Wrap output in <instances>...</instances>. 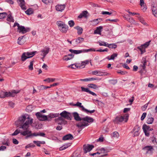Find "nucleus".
Masks as SVG:
<instances>
[{"mask_svg":"<svg viewBox=\"0 0 157 157\" xmlns=\"http://www.w3.org/2000/svg\"><path fill=\"white\" fill-rule=\"evenodd\" d=\"M72 115L74 119L76 121H80L77 123L76 126L82 130L85 127L89 125V123H91L94 121V119L92 117L86 116L85 117H81L79 114L76 112H74L72 113Z\"/></svg>","mask_w":157,"mask_h":157,"instance_id":"f257e3e1","label":"nucleus"},{"mask_svg":"<svg viewBox=\"0 0 157 157\" xmlns=\"http://www.w3.org/2000/svg\"><path fill=\"white\" fill-rule=\"evenodd\" d=\"M33 120V119H30L29 115H23L19 117L18 120L15 122V123L16 125H21L20 128L26 129L28 128L29 125L32 124Z\"/></svg>","mask_w":157,"mask_h":157,"instance_id":"f03ea898","label":"nucleus"},{"mask_svg":"<svg viewBox=\"0 0 157 157\" xmlns=\"http://www.w3.org/2000/svg\"><path fill=\"white\" fill-rule=\"evenodd\" d=\"M37 51H35L31 52H24L21 56V60L22 61H25L27 59L31 58L34 56Z\"/></svg>","mask_w":157,"mask_h":157,"instance_id":"7ed1b4c3","label":"nucleus"},{"mask_svg":"<svg viewBox=\"0 0 157 157\" xmlns=\"http://www.w3.org/2000/svg\"><path fill=\"white\" fill-rule=\"evenodd\" d=\"M128 115L127 114H125L124 116H119L116 117L114 121L116 124L123 121L126 122L128 119Z\"/></svg>","mask_w":157,"mask_h":157,"instance_id":"20e7f679","label":"nucleus"},{"mask_svg":"<svg viewBox=\"0 0 157 157\" xmlns=\"http://www.w3.org/2000/svg\"><path fill=\"white\" fill-rule=\"evenodd\" d=\"M69 51L72 53H74L75 54H78L80 53H85L89 52H95V50L94 48H91L89 49H83L81 50H74L72 49H70Z\"/></svg>","mask_w":157,"mask_h":157,"instance_id":"39448f33","label":"nucleus"},{"mask_svg":"<svg viewBox=\"0 0 157 157\" xmlns=\"http://www.w3.org/2000/svg\"><path fill=\"white\" fill-rule=\"evenodd\" d=\"M116 14V12L112 10L111 9H109V24L110 23H115L117 22L118 20L117 19H111L110 16L111 15L113 17L115 16Z\"/></svg>","mask_w":157,"mask_h":157,"instance_id":"423d86ee","label":"nucleus"},{"mask_svg":"<svg viewBox=\"0 0 157 157\" xmlns=\"http://www.w3.org/2000/svg\"><path fill=\"white\" fill-rule=\"evenodd\" d=\"M59 115L61 116L60 117L70 120H71L72 117L70 113L68 112L65 110L63 111L59 114Z\"/></svg>","mask_w":157,"mask_h":157,"instance_id":"0eeeda50","label":"nucleus"},{"mask_svg":"<svg viewBox=\"0 0 157 157\" xmlns=\"http://www.w3.org/2000/svg\"><path fill=\"white\" fill-rule=\"evenodd\" d=\"M36 115L37 118L40 121H50V120L48 119V116L43 115L40 112H37L36 113Z\"/></svg>","mask_w":157,"mask_h":157,"instance_id":"6e6552de","label":"nucleus"},{"mask_svg":"<svg viewBox=\"0 0 157 157\" xmlns=\"http://www.w3.org/2000/svg\"><path fill=\"white\" fill-rule=\"evenodd\" d=\"M30 29L29 28H25L24 26L20 25L17 28V31L19 33H21L22 34H24L26 33L29 31Z\"/></svg>","mask_w":157,"mask_h":157,"instance_id":"1a4fd4ad","label":"nucleus"},{"mask_svg":"<svg viewBox=\"0 0 157 157\" xmlns=\"http://www.w3.org/2000/svg\"><path fill=\"white\" fill-rule=\"evenodd\" d=\"M55 121L59 125H65L67 123V121L61 117H59L58 118L55 119Z\"/></svg>","mask_w":157,"mask_h":157,"instance_id":"9d476101","label":"nucleus"},{"mask_svg":"<svg viewBox=\"0 0 157 157\" xmlns=\"http://www.w3.org/2000/svg\"><path fill=\"white\" fill-rule=\"evenodd\" d=\"M94 146L93 145H90L89 144H84L83 146V150L84 153L85 154L87 153V152L90 151Z\"/></svg>","mask_w":157,"mask_h":157,"instance_id":"9b49d317","label":"nucleus"},{"mask_svg":"<svg viewBox=\"0 0 157 157\" xmlns=\"http://www.w3.org/2000/svg\"><path fill=\"white\" fill-rule=\"evenodd\" d=\"M150 42L151 41L150 40L149 41L146 42L144 44L138 47V48L140 50L141 54H142L145 52V48H147L149 45Z\"/></svg>","mask_w":157,"mask_h":157,"instance_id":"f8f14e48","label":"nucleus"},{"mask_svg":"<svg viewBox=\"0 0 157 157\" xmlns=\"http://www.w3.org/2000/svg\"><path fill=\"white\" fill-rule=\"evenodd\" d=\"M19 90H13L10 92H5L4 93L5 94V97L10 96L14 97V95L13 94H17L19 93Z\"/></svg>","mask_w":157,"mask_h":157,"instance_id":"ddd939ff","label":"nucleus"},{"mask_svg":"<svg viewBox=\"0 0 157 157\" xmlns=\"http://www.w3.org/2000/svg\"><path fill=\"white\" fill-rule=\"evenodd\" d=\"M50 50V48L48 47H45L44 49L41 50V55L43 56L42 59L44 58L46 56Z\"/></svg>","mask_w":157,"mask_h":157,"instance_id":"4468645a","label":"nucleus"},{"mask_svg":"<svg viewBox=\"0 0 157 157\" xmlns=\"http://www.w3.org/2000/svg\"><path fill=\"white\" fill-rule=\"evenodd\" d=\"M65 7L66 5L64 4L62 5L58 4L56 6L55 8L56 10L62 12L64 10Z\"/></svg>","mask_w":157,"mask_h":157,"instance_id":"2eb2a0df","label":"nucleus"},{"mask_svg":"<svg viewBox=\"0 0 157 157\" xmlns=\"http://www.w3.org/2000/svg\"><path fill=\"white\" fill-rule=\"evenodd\" d=\"M143 149L146 151V153H151V154L154 150V148L151 146H145L143 148Z\"/></svg>","mask_w":157,"mask_h":157,"instance_id":"dca6fc26","label":"nucleus"},{"mask_svg":"<svg viewBox=\"0 0 157 157\" xmlns=\"http://www.w3.org/2000/svg\"><path fill=\"white\" fill-rule=\"evenodd\" d=\"M17 3L19 6H20L22 9L25 10L26 9L25 6V2L24 0H17Z\"/></svg>","mask_w":157,"mask_h":157,"instance_id":"f3484780","label":"nucleus"},{"mask_svg":"<svg viewBox=\"0 0 157 157\" xmlns=\"http://www.w3.org/2000/svg\"><path fill=\"white\" fill-rule=\"evenodd\" d=\"M74 139V137L71 134H67L63 137V140H72Z\"/></svg>","mask_w":157,"mask_h":157,"instance_id":"a211bd4d","label":"nucleus"},{"mask_svg":"<svg viewBox=\"0 0 157 157\" xmlns=\"http://www.w3.org/2000/svg\"><path fill=\"white\" fill-rule=\"evenodd\" d=\"M59 29L61 32L63 33H66L68 29V26L67 25L65 24L63 26Z\"/></svg>","mask_w":157,"mask_h":157,"instance_id":"6ab92c4d","label":"nucleus"},{"mask_svg":"<svg viewBox=\"0 0 157 157\" xmlns=\"http://www.w3.org/2000/svg\"><path fill=\"white\" fill-rule=\"evenodd\" d=\"M151 117V114L148 115L147 116V123L148 124H152L154 121V118L153 117Z\"/></svg>","mask_w":157,"mask_h":157,"instance_id":"aec40b11","label":"nucleus"},{"mask_svg":"<svg viewBox=\"0 0 157 157\" xmlns=\"http://www.w3.org/2000/svg\"><path fill=\"white\" fill-rule=\"evenodd\" d=\"M59 116V113H50L49 114L48 116V119L50 120L51 121V118H54L56 117H58Z\"/></svg>","mask_w":157,"mask_h":157,"instance_id":"412c9836","label":"nucleus"},{"mask_svg":"<svg viewBox=\"0 0 157 157\" xmlns=\"http://www.w3.org/2000/svg\"><path fill=\"white\" fill-rule=\"evenodd\" d=\"M74 56V55L72 54H68L67 55L65 56L63 59L65 61H67L72 59Z\"/></svg>","mask_w":157,"mask_h":157,"instance_id":"4be33fe9","label":"nucleus"},{"mask_svg":"<svg viewBox=\"0 0 157 157\" xmlns=\"http://www.w3.org/2000/svg\"><path fill=\"white\" fill-rule=\"evenodd\" d=\"M148 127L147 126V125L145 124H144L143 126V129L146 136H149V133L148 132L146 129H148Z\"/></svg>","mask_w":157,"mask_h":157,"instance_id":"5701e85b","label":"nucleus"},{"mask_svg":"<svg viewBox=\"0 0 157 157\" xmlns=\"http://www.w3.org/2000/svg\"><path fill=\"white\" fill-rule=\"evenodd\" d=\"M140 128L138 126H136L135 128L133 129V130L135 131L133 134V136H137L139 134V131L140 130Z\"/></svg>","mask_w":157,"mask_h":157,"instance_id":"b1692460","label":"nucleus"},{"mask_svg":"<svg viewBox=\"0 0 157 157\" xmlns=\"http://www.w3.org/2000/svg\"><path fill=\"white\" fill-rule=\"evenodd\" d=\"M74 28L77 30V33L78 35H81L82 34L83 31V29L82 27L77 26L74 27Z\"/></svg>","mask_w":157,"mask_h":157,"instance_id":"393cba45","label":"nucleus"},{"mask_svg":"<svg viewBox=\"0 0 157 157\" xmlns=\"http://www.w3.org/2000/svg\"><path fill=\"white\" fill-rule=\"evenodd\" d=\"M102 29V26H100L97 28L94 31V33L101 34V30Z\"/></svg>","mask_w":157,"mask_h":157,"instance_id":"a878e982","label":"nucleus"},{"mask_svg":"<svg viewBox=\"0 0 157 157\" xmlns=\"http://www.w3.org/2000/svg\"><path fill=\"white\" fill-rule=\"evenodd\" d=\"M99 79L98 78H85L84 79H81L80 80V81H92L95 80H98Z\"/></svg>","mask_w":157,"mask_h":157,"instance_id":"bb28decb","label":"nucleus"},{"mask_svg":"<svg viewBox=\"0 0 157 157\" xmlns=\"http://www.w3.org/2000/svg\"><path fill=\"white\" fill-rule=\"evenodd\" d=\"M91 73L93 75L98 76H101L103 74L101 72L97 70L92 71Z\"/></svg>","mask_w":157,"mask_h":157,"instance_id":"cd10ccee","label":"nucleus"},{"mask_svg":"<svg viewBox=\"0 0 157 157\" xmlns=\"http://www.w3.org/2000/svg\"><path fill=\"white\" fill-rule=\"evenodd\" d=\"M7 18L6 20L9 22H14V20L13 17H12L11 14H10L8 15H7Z\"/></svg>","mask_w":157,"mask_h":157,"instance_id":"c85d7f7f","label":"nucleus"},{"mask_svg":"<svg viewBox=\"0 0 157 157\" xmlns=\"http://www.w3.org/2000/svg\"><path fill=\"white\" fill-rule=\"evenodd\" d=\"M27 129L28 128H27L26 129H25L26 130L24 131V132H21L20 133L21 135L24 136H26L27 135H29V134H30L31 132H32L31 131L27 130ZM24 130H25V129Z\"/></svg>","mask_w":157,"mask_h":157,"instance_id":"c756f323","label":"nucleus"},{"mask_svg":"<svg viewBox=\"0 0 157 157\" xmlns=\"http://www.w3.org/2000/svg\"><path fill=\"white\" fill-rule=\"evenodd\" d=\"M84 40V39L82 37H78L75 40V43L77 44L82 42Z\"/></svg>","mask_w":157,"mask_h":157,"instance_id":"7c9ffc66","label":"nucleus"},{"mask_svg":"<svg viewBox=\"0 0 157 157\" xmlns=\"http://www.w3.org/2000/svg\"><path fill=\"white\" fill-rule=\"evenodd\" d=\"M82 111L86 113L87 114L90 113L92 114L95 111V110L94 109L92 110H89L86 109L84 108H82Z\"/></svg>","mask_w":157,"mask_h":157,"instance_id":"2f4dec72","label":"nucleus"},{"mask_svg":"<svg viewBox=\"0 0 157 157\" xmlns=\"http://www.w3.org/2000/svg\"><path fill=\"white\" fill-rule=\"evenodd\" d=\"M111 136L113 138H117L119 136L118 133L116 131L114 132L111 134Z\"/></svg>","mask_w":157,"mask_h":157,"instance_id":"473e14b6","label":"nucleus"},{"mask_svg":"<svg viewBox=\"0 0 157 157\" xmlns=\"http://www.w3.org/2000/svg\"><path fill=\"white\" fill-rule=\"evenodd\" d=\"M152 10L153 14L156 17H157V8L155 7L154 6L152 8Z\"/></svg>","mask_w":157,"mask_h":157,"instance_id":"72a5a7b5","label":"nucleus"},{"mask_svg":"<svg viewBox=\"0 0 157 157\" xmlns=\"http://www.w3.org/2000/svg\"><path fill=\"white\" fill-rule=\"evenodd\" d=\"M56 25L58 26L59 28L63 26L64 25H65V24L63 22L61 21H58L56 22Z\"/></svg>","mask_w":157,"mask_h":157,"instance_id":"f704fd0d","label":"nucleus"},{"mask_svg":"<svg viewBox=\"0 0 157 157\" xmlns=\"http://www.w3.org/2000/svg\"><path fill=\"white\" fill-rule=\"evenodd\" d=\"M82 103L79 102H77L75 104H73V105L74 106H77L79 108H82H82H84L83 105H82Z\"/></svg>","mask_w":157,"mask_h":157,"instance_id":"c9c22d12","label":"nucleus"},{"mask_svg":"<svg viewBox=\"0 0 157 157\" xmlns=\"http://www.w3.org/2000/svg\"><path fill=\"white\" fill-rule=\"evenodd\" d=\"M90 62V60H86L82 61L81 63V64L83 68L85 67L86 65L88 64Z\"/></svg>","mask_w":157,"mask_h":157,"instance_id":"e433bc0d","label":"nucleus"},{"mask_svg":"<svg viewBox=\"0 0 157 157\" xmlns=\"http://www.w3.org/2000/svg\"><path fill=\"white\" fill-rule=\"evenodd\" d=\"M70 146V145L69 144L64 145L59 148V150L60 151L66 149V148H67V147H68Z\"/></svg>","mask_w":157,"mask_h":157,"instance_id":"4c0bfd02","label":"nucleus"},{"mask_svg":"<svg viewBox=\"0 0 157 157\" xmlns=\"http://www.w3.org/2000/svg\"><path fill=\"white\" fill-rule=\"evenodd\" d=\"M25 13L28 15H30L33 13V10L31 8H29L25 12Z\"/></svg>","mask_w":157,"mask_h":157,"instance_id":"58836bf2","label":"nucleus"},{"mask_svg":"<svg viewBox=\"0 0 157 157\" xmlns=\"http://www.w3.org/2000/svg\"><path fill=\"white\" fill-rule=\"evenodd\" d=\"M34 62V60H33L31 61L30 63V65L28 66L29 69L30 70H33V65Z\"/></svg>","mask_w":157,"mask_h":157,"instance_id":"ea45409f","label":"nucleus"},{"mask_svg":"<svg viewBox=\"0 0 157 157\" xmlns=\"http://www.w3.org/2000/svg\"><path fill=\"white\" fill-rule=\"evenodd\" d=\"M88 86L90 88L96 89L98 88L97 85L93 83L89 84L88 85Z\"/></svg>","mask_w":157,"mask_h":157,"instance_id":"a19ab883","label":"nucleus"},{"mask_svg":"<svg viewBox=\"0 0 157 157\" xmlns=\"http://www.w3.org/2000/svg\"><path fill=\"white\" fill-rule=\"evenodd\" d=\"M7 14L6 12L0 13V19H3L5 18L7 16Z\"/></svg>","mask_w":157,"mask_h":157,"instance_id":"79ce46f5","label":"nucleus"},{"mask_svg":"<svg viewBox=\"0 0 157 157\" xmlns=\"http://www.w3.org/2000/svg\"><path fill=\"white\" fill-rule=\"evenodd\" d=\"M109 82L110 84L114 85L117 83V79H111L109 80Z\"/></svg>","mask_w":157,"mask_h":157,"instance_id":"37998d69","label":"nucleus"},{"mask_svg":"<svg viewBox=\"0 0 157 157\" xmlns=\"http://www.w3.org/2000/svg\"><path fill=\"white\" fill-rule=\"evenodd\" d=\"M117 47V45L114 44H109V48L112 49H115Z\"/></svg>","mask_w":157,"mask_h":157,"instance_id":"c03bdc74","label":"nucleus"},{"mask_svg":"<svg viewBox=\"0 0 157 157\" xmlns=\"http://www.w3.org/2000/svg\"><path fill=\"white\" fill-rule=\"evenodd\" d=\"M117 53H114L110 56V58H109V60L114 59L115 57H117Z\"/></svg>","mask_w":157,"mask_h":157,"instance_id":"a18cd8bd","label":"nucleus"},{"mask_svg":"<svg viewBox=\"0 0 157 157\" xmlns=\"http://www.w3.org/2000/svg\"><path fill=\"white\" fill-rule=\"evenodd\" d=\"M117 72L118 74H119L121 75H124L127 74L128 72L124 71L121 70H118L117 71Z\"/></svg>","mask_w":157,"mask_h":157,"instance_id":"49530a36","label":"nucleus"},{"mask_svg":"<svg viewBox=\"0 0 157 157\" xmlns=\"http://www.w3.org/2000/svg\"><path fill=\"white\" fill-rule=\"evenodd\" d=\"M98 43L99 44V45L100 46H107V44H106V43L105 42L103 41H98Z\"/></svg>","mask_w":157,"mask_h":157,"instance_id":"de8ad7c7","label":"nucleus"},{"mask_svg":"<svg viewBox=\"0 0 157 157\" xmlns=\"http://www.w3.org/2000/svg\"><path fill=\"white\" fill-rule=\"evenodd\" d=\"M68 23L70 27H73L75 25V23L74 21L73 20H71L69 21H68Z\"/></svg>","mask_w":157,"mask_h":157,"instance_id":"09e8293b","label":"nucleus"},{"mask_svg":"<svg viewBox=\"0 0 157 157\" xmlns=\"http://www.w3.org/2000/svg\"><path fill=\"white\" fill-rule=\"evenodd\" d=\"M31 106L29 105L26 107V110L27 112H31L32 111Z\"/></svg>","mask_w":157,"mask_h":157,"instance_id":"8fccbe9b","label":"nucleus"},{"mask_svg":"<svg viewBox=\"0 0 157 157\" xmlns=\"http://www.w3.org/2000/svg\"><path fill=\"white\" fill-rule=\"evenodd\" d=\"M81 89L82 91L86 92L89 93L90 91L89 88H85L83 87H81Z\"/></svg>","mask_w":157,"mask_h":157,"instance_id":"3c124183","label":"nucleus"},{"mask_svg":"<svg viewBox=\"0 0 157 157\" xmlns=\"http://www.w3.org/2000/svg\"><path fill=\"white\" fill-rule=\"evenodd\" d=\"M24 37V36H22L19 37L18 39V43L20 45H22L23 44V43H21V40Z\"/></svg>","mask_w":157,"mask_h":157,"instance_id":"603ef678","label":"nucleus"},{"mask_svg":"<svg viewBox=\"0 0 157 157\" xmlns=\"http://www.w3.org/2000/svg\"><path fill=\"white\" fill-rule=\"evenodd\" d=\"M100 154V153L99 152H97L96 153H94L93 154L90 153L89 155L91 156H94L95 157H97L98 156V155Z\"/></svg>","mask_w":157,"mask_h":157,"instance_id":"864d4df0","label":"nucleus"},{"mask_svg":"<svg viewBox=\"0 0 157 157\" xmlns=\"http://www.w3.org/2000/svg\"><path fill=\"white\" fill-rule=\"evenodd\" d=\"M35 146V145L31 143L26 146L25 147V148L26 149H27L29 147H34Z\"/></svg>","mask_w":157,"mask_h":157,"instance_id":"5fc2aeb1","label":"nucleus"},{"mask_svg":"<svg viewBox=\"0 0 157 157\" xmlns=\"http://www.w3.org/2000/svg\"><path fill=\"white\" fill-rule=\"evenodd\" d=\"M20 133V130L18 129L16 130L15 132L12 134V136H16Z\"/></svg>","mask_w":157,"mask_h":157,"instance_id":"6e6d98bb","label":"nucleus"},{"mask_svg":"<svg viewBox=\"0 0 157 157\" xmlns=\"http://www.w3.org/2000/svg\"><path fill=\"white\" fill-rule=\"evenodd\" d=\"M100 19H96L94 20L93 21V22H94L93 24L94 25H96L98 24L99 22V20H100Z\"/></svg>","mask_w":157,"mask_h":157,"instance_id":"4d7b16f0","label":"nucleus"},{"mask_svg":"<svg viewBox=\"0 0 157 157\" xmlns=\"http://www.w3.org/2000/svg\"><path fill=\"white\" fill-rule=\"evenodd\" d=\"M45 4H48L52 2V0H41Z\"/></svg>","mask_w":157,"mask_h":157,"instance_id":"13d9d810","label":"nucleus"},{"mask_svg":"<svg viewBox=\"0 0 157 157\" xmlns=\"http://www.w3.org/2000/svg\"><path fill=\"white\" fill-rule=\"evenodd\" d=\"M37 88L38 90H39V91H40V90H43L44 89H45L44 86L41 85L39 86H38Z\"/></svg>","mask_w":157,"mask_h":157,"instance_id":"bf43d9fd","label":"nucleus"},{"mask_svg":"<svg viewBox=\"0 0 157 157\" xmlns=\"http://www.w3.org/2000/svg\"><path fill=\"white\" fill-rule=\"evenodd\" d=\"M141 6V7L142 8V10L144 11H145L147 8V7L145 5V4H144V5H142V6Z\"/></svg>","mask_w":157,"mask_h":157,"instance_id":"052dcab7","label":"nucleus"},{"mask_svg":"<svg viewBox=\"0 0 157 157\" xmlns=\"http://www.w3.org/2000/svg\"><path fill=\"white\" fill-rule=\"evenodd\" d=\"M147 63L146 60L145 59H144L143 61L142 62V63H143V65L142 66L143 69H144L145 67L146 64Z\"/></svg>","mask_w":157,"mask_h":157,"instance_id":"680f3d73","label":"nucleus"},{"mask_svg":"<svg viewBox=\"0 0 157 157\" xmlns=\"http://www.w3.org/2000/svg\"><path fill=\"white\" fill-rule=\"evenodd\" d=\"M108 50V49L107 48H106L104 49H99L98 50H95V51L96 52H107Z\"/></svg>","mask_w":157,"mask_h":157,"instance_id":"e2e57ef3","label":"nucleus"},{"mask_svg":"<svg viewBox=\"0 0 157 157\" xmlns=\"http://www.w3.org/2000/svg\"><path fill=\"white\" fill-rule=\"evenodd\" d=\"M146 115L147 113H143L141 117V121H143L144 119L146 116Z\"/></svg>","mask_w":157,"mask_h":157,"instance_id":"0e129e2a","label":"nucleus"},{"mask_svg":"<svg viewBox=\"0 0 157 157\" xmlns=\"http://www.w3.org/2000/svg\"><path fill=\"white\" fill-rule=\"evenodd\" d=\"M5 92L2 91L0 92V98H5Z\"/></svg>","mask_w":157,"mask_h":157,"instance_id":"69168bd1","label":"nucleus"},{"mask_svg":"<svg viewBox=\"0 0 157 157\" xmlns=\"http://www.w3.org/2000/svg\"><path fill=\"white\" fill-rule=\"evenodd\" d=\"M148 103H147L142 107V109L144 111L146 109L148 106Z\"/></svg>","mask_w":157,"mask_h":157,"instance_id":"338daca9","label":"nucleus"},{"mask_svg":"<svg viewBox=\"0 0 157 157\" xmlns=\"http://www.w3.org/2000/svg\"><path fill=\"white\" fill-rule=\"evenodd\" d=\"M9 105L11 107L13 108L14 104L12 101H10L9 102Z\"/></svg>","mask_w":157,"mask_h":157,"instance_id":"774afa93","label":"nucleus"}]
</instances>
